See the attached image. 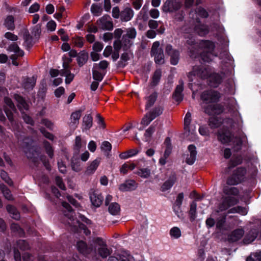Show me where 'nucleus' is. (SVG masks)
I'll list each match as a JSON object with an SVG mask.
<instances>
[{"label": "nucleus", "instance_id": "f257e3e1", "mask_svg": "<svg viewBox=\"0 0 261 261\" xmlns=\"http://www.w3.org/2000/svg\"><path fill=\"white\" fill-rule=\"evenodd\" d=\"M224 192L227 196L224 198L218 210L213 212L211 217L207 219L206 221L207 226L210 227H213L215 225L216 219L217 227L222 228L225 222L226 218V215L222 212L230 206L236 204L239 201V198L237 197L239 191L236 188H225Z\"/></svg>", "mask_w": 261, "mask_h": 261}, {"label": "nucleus", "instance_id": "f03ea898", "mask_svg": "<svg viewBox=\"0 0 261 261\" xmlns=\"http://www.w3.org/2000/svg\"><path fill=\"white\" fill-rule=\"evenodd\" d=\"M62 205L65 208L64 210V215L68 219V224L75 228L83 229L86 235L90 234V231L87 229L83 223L89 225L91 224V221L81 214H79L78 218L76 217L74 219L73 215L74 213L72 212L70 205L67 202H63Z\"/></svg>", "mask_w": 261, "mask_h": 261}, {"label": "nucleus", "instance_id": "7ed1b4c3", "mask_svg": "<svg viewBox=\"0 0 261 261\" xmlns=\"http://www.w3.org/2000/svg\"><path fill=\"white\" fill-rule=\"evenodd\" d=\"M209 74L210 72L207 69H200L196 71V69L194 68L192 71L189 73L188 79L190 82H193L198 76L202 79H208L209 84L211 86L217 87L221 82L223 75L215 73L210 75Z\"/></svg>", "mask_w": 261, "mask_h": 261}, {"label": "nucleus", "instance_id": "20e7f679", "mask_svg": "<svg viewBox=\"0 0 261 261\" xmlns=\"http://www.w3.org/2000/svg\"><path fill=\"white\" fill-rule=\"evenodd\" d=\"M24 145L23 148L24 151L28 157L34 162H36L39 159L42 161L44 166L48 170L50 169L48 164L43 160L42 156H40V148L34 145V142L29 138H25L23 140Z\"/></svg>", "mask_w": 261, "mask_h": 261}, {"label": "nucleus", "instance_id": "39448f33", "mask_svg": "<svg viewBox=\"0 0 261 261\" xmlns=\"http://www.w3.org/2000/svg\"><path fill=\"white\" fill-rule=\"evenodd\" d=\"M215 45L213 42L210 41L202 40L200 42L197 54H199L202 60L204 62L212 61L215 54L213 53Z\"/></svg>", "mask_w": 261, "mask_h": 261}, {"label": "nucleus", "instance_id": "423d86ee", "mask_svg": "<svg viewBox=\"0 0 261 261\" xmlns=\"http://www.w3.org/2000/svg\"><path fill=\"white\" fill-rule=\"evenodd\" d=\"M218 140L223 144L233 145L236 149H240L242 142L240 138L232 137L230 132L227 130H221L218 133Z\"/></svg>", "mask_w": 261, "mask_h": 261}, {"label": "nucleus", "instance_id": "0eeeda50", "mask_svg": "<svg viewBox=\"0 0 261 261\" xmlns=\"http://www.w3.org/2000/svg\"><path fill=\"white\" fill-rule=\"evenodd\" d=\"M151 55L154 58L155 62L158 64H163L164 63V55L163 50L160 47V42L159 41L154 42L152 46Z\"/></svg>", "mask_w": 261, "mask_h": 261}, {"label": "nucleus", "instance_id": "6e6552de", "mask_svg": "<svg viewBox=\"0 0 261 261\" xmlns=\"http://www.w3.org/2000/svg\"><path fill=\"white\" fill-rule=\"evenodd\" d=\"M124 33L122 38V41L126 48H129L133 43L132 40L136 37L137 32L135 29L129 28L126 29Z\"/></svg>", "mask_w": 261, "mask_h": 261}, {"label": "nucleus", "instance_id": "1a4fd4ad", "mask_svg": "<svg viewBox=\"0 0 261 261\" xmlns=\"http://www.w3.org/2000/svg\"><path fill=\"white\" fill-rule=\"evenodd\" d=\"M98 254L103 258L111 253V250L107 247L106 242L101 238H97L95 242Z\"/></svg>", "mask_w": 261, "mask_h": 261}, {"label": "nucleus", "instance_id": "9d476101", "mask_svg": "<svg viewBox=\"0 0 261 261\" xmlns=\"http://www.w3.org/2000/svg\"><path fill=\"white\" fill-rule=\"evenodd\" d=\"M246 170L244 168H238L232 176L227 180V184L229 185H237L241 182L245 178Z\"/></svg>", "mask_w": 261, "mask_h": 261}, {"label": "nucleus", "instance_id": "9b49d317", "mask_svg": "<svg viewBox=\"0 0 261 261\" xmlns=\"http://www.w3.org/2000/svg\"><path fill=\"white\" fill-rule=\"evenodd\" d=\"M220 98V94L214 90L204 91L201 95V99L206 103H213L217 101Z\"/></svg>", "mask_w": 261, "mask_h": 261}, {"label": "nucleus", "instance_id": "f8f14e48", "mask_svg": "<svg viewBox=\"0 0 261 261\" xmlns=\"http://www.w3.org/2000/svg\"><path fill=\"white\" fill-rule=\"evenodd\" d=\"M181 4L176 0H167L162 7L165 12H174L180 8Z\"/></svg>", "mask_w": 261, "mask_h": 261}, {"label": "nucleus", "instance_id": "ddd939ff", "mask_svg": "<svg viewBox=\"0 0 261 261\" xmlns=\"http://www.w3.org/2000/svg\"><path fill=\"white\" fill-rule=\"evenodd\" d=\"M10 52L14 53L13 55L11 56L12 59V63L15 66H18V63L16 61L17 57H22L24 55V52L22 50L20 49L17 44L16 43H12L10 45L7 49Z\"/></svg>", "mask_w": 261, "mask_h": 261}, {"label": "nucleus", "instance_id": "4468645a", "mask_svg": "<svg viewBox=\"0 0 261 261\" xmlns=\"http://www.w3.org/2000/svg\"><path fill=\"white\" fill-rule=\"evenodd\" d=\"M191 121V114L189 112H188L184 118V129L188 133L187 137H188L189 139L194 141L196 139V132L195 130H192L191 132L190 130Z\"/></svg>", "mask_w": 261, "mask_h": 261}, {"label": "nucleus", "instance_id": "2eb2a0df", "mask_svg": "<svg viewBox=\"0 0 261 261\" xmlns=\"http://www.w3.org/2000/svg\"><path fill=\"white\" fill-rule=\"evenodd\" d=\"M97 23L103 30H111L113 28V22L109 15H104L97 20Z\"/></svg>", "mask_w": 261, "mask_h": 261}, {"label": "nucleus", "instance_id": "dca6fc26", "mask_svg": "<svg viewBox=\"0 0 261 261\" xmlns=\"http://www.w3.org/2000/svg\"><path fill=\"white\" fill-rule=\"evenodd\" d=\"M30 248V246L24 240H20L17 242L16 247L14 250V257L15 261H21V255L18 249L25 250Z\"/></svg>", "mask_w": 261, "mask_h": 261}, {"label": "nucleus", "instance_id": "f3484780", "mask_svg": "<svg viewBox=\"0 0 261 261\" xmlns=\"http://www.w3.org/2000/svg\"><path fill=\"white\" fill-rule=\"evenodd\" d=\"M5 103L6 104V106L5 107V113L8 119L11 121V123H13V113L15 110L14 105L11 99L8 97L5 98Z\"/></svg>", "mask_w": 261, "mask_h": 261}, {"label": "nucleus", "instance_id": "a211bd4d", "mask_svg": "<svg viewBox=\"0 0 261 261\" xmlns=\"http://www.w3.org/2000/svg\"><path fill=\"white\" fill-rule=\"evenodd\" d=\"M166 52L171 57V63L173 65H176L178 63L179 53L175 49H173L171 45H167L166 47Z\"/></svg>", "mask_w": 261, "mask_h": 261}, {"label": "nucleus", "instance_id": "6ab92c4d", "mask_svg": "<svg viewBox=\"0 0 261 261\" xmlns=\"http://www.w3.org/2000/svg\"><path fill=\"white\" fill-rule=\"evenodd\" d=\"M91 203L94 206L99 207L103 201V197L98 191H93L90 194Z\"/></svg>", "mask_w": 261, "mask_h": 261}, {"label": "nucleus", "instance_id": "aec40b11", "mask_svg": "<svg viewBox=\"0 0 261 261\" xmlns=\"http://www.w3.org/2000/svg\"><path fill=\"white\" fill-rule=\"evenodd\" d=\"M138 187L137 183L134 180H127L120 185L119 189L122 192L135 190Z\"/></svg>", "mask_w": 261, "mask_h": 261}, {"label": "nucleus", "instance_id": "412c9836", "mask_svg": "<svg viewBox=\"0 0 261 261\" xmlns=\"http://www.w3.org/2000/svg\"><path fill=\"white\" fill-rule=\"evenodd\" d=\"M78 251L85 255L89 254L93 250L91 246H88L86 243L83 241H79L76 244Z\"/></svg>", "mask_w": 261, "mask_h": 261}, {"label": "nucleus", "instance_id": "4be33fe9", "mask_svg": "<svg viewBox=\"0 0 261 261\" xmlns=\"http://www.w3.org/2000/svg\"><path fill=\"white\" fill-rule=\"evenodd\" d=\"M100 163V159L97 158V159H96L95 160H93L88 166V167L85 172V174L87 175H90L93 174L95 172L96 170L97 169Z\"/></svg>", "mask_w": 261, "mask_h": 261}, {"label": "nucleus", "instance_id": "5701e85b", "mask_svg": "<svg viewBox=\"0 0 261 261\" xmlns=\"http://www.w3.org/2000/svg\"><path fill=\"white\" fill-rule=\"evenodd\" d=\"M188 150L190 152V155H188L186 162L188 164L192 165L196 159V148L193 145H190L188 147Z\"/></svg>", "mask_w": 261, "mask_h": 261}, {"label": "nucleus", "instance_id": "b1692460", "mask_svg": "<svg viewBox=\"0 0 261 261\" xmlns=\"http://www.w3.org/2000/svg\"><path fill=\"white\" fill-rule=\"evenodd\" d=\"M134 11L129 7L125 8L120 13V19L123 21L130 20L134 16Z\"/></svg>", "mask_w": 261, "mask_h": 261}, {"label": "nucleus", "instance_id": "393cba45", "mask_svg": "<svg viewBox=\"0 0 261 261\" xmlns=\"http://www.w3.org/2000/svg\"><path fill=\"white\" fill-rule=\"evenodd\" d=\"M244 234V230L242 228H238L233 230L228 236L229 240L231 242H236L240 240Z\"/></svg>", "mask_w": 261, "mask_h": 261}, {"label": "nucleus", "instance_id": "a878e982", "mask_svg": "<svg viewBox=\"0 0 261 261\" xmlns=\"http://www.w3.org/2000/svg\"><path fill=\"white\" fill-rule=\"evenodd\" d=\"M183 91V83L180 82L176 87L175 91L173 94V98L177 101H181L182 100L183 96L182 92Z\"/></svg>", "mask_w": 261, "mask_h": 261}, {"label": "nucleus", "instance_id": "bb28decb", "mask_svg": "<svg viewBox=\"0 0 261 261\" xmlns=\"http://www.w3.org/2000/svg\"><path fill=\"white\" fill-rule=\"evenodd\" d=\"M81 116V111H77L73 112L71 115V122L70 123V126L73 128L76 127L79 123V119Z\"/></svg>", "mask_w": 261, "mask_h": 261}, {"label": "nucleus", "instance_id": "cd10ccee", "mask_svg": "<svg viewBox=\"0 0 261 261\" xmlns=\"http://www.w3.org/2000/svg\"><path fill=\"white\" fill-rule=\"evenodd\" d=\"M257 236V231L255 229H252L245 236L243 239V243L245 244H248L253 242Z\"/></svg>", "mask_w": 261, "mask_h": 261}, {"label": "nucleus", "instance_id": "c85d7f7f", "mask_svg": "<svg viewBox=\"0 0 261 261\" xmlns=\"http://www.w3.org/2000/svg\"><path fill=\"white\" fill-rule=\"evenodd\" d=\"M36 79L35 76L26 78L23 82V86L27 90L32 89L36 84Z\"/></svg>", "mask_w": 261, "mask_h": 261}, {"label": "nucleus", "instance_id": "c756f323", "mask_svg": "<svg viewBox=\"0 0 261 261\" xmlns=\"http://www.w3.org/2000/svg\"><path fill=\"white\" fill-rule=\"evenodd\" d=\"M162 76V71L161 69H156L152 77L151 81L150 82V85L151 87H154L156 86L161 79Z\"/></svg>", "mask_w": 261, "mask_h": 261}, {"label": "nucleus", "instance_id": "7c9ffc66", "mask_svg": "<svg viewBox=\"0 0 261 261\" xmlns=\"http://www.w3.org/2000/svg\"><path fill=\"white\" fill-rule=\"evenodd\" d=\"M228 214L238 213L241 215L245 216L248 213L247 207L242 206H236L229 209L227 212Z\"/></svg>", "mask_w": 261, "mask_h": 261}, {"label": "nucleus", "instance_id": "2f4dec72", "mask_svg": "<svg viewBox=\"0 0 261 261\" xmlns=\"http://www.w3.org/2000/svg\"><path fill=\"white\" fill-rule=\"evenodd\" d=\"M6 209L12 218L15 220H18L20 218V214L15 207L9 204L6 206Z\"/></svg>", "mask_w": 261, "mask_h": 261}, {"label": "nucleus", "instance_id": "473e14b6", "mask_svg": "<svg viewBox=\"0 0 261 261\" xmlns=\"http://www.w3.org/2000/svg\"><path fill=\"white\" fill-rule=\"evenodd\" d=\"M88 59V53L84 50L81 51L77 58V61L79 65L80 66H83L87 62Z\"/></svg>", "mask_w": 261, "mask_h": 261}, {"label": "nucleus", "instance_id": "72a5a7b5", "mask_svg": "<svg viewBox=\"0 0 261 261\" xmlns=\"http://www.w3.org/2000/svg\"><path fill=\"white\" fill-rule=\"evenodd\" d=\"M92 126V117L90 115H85L83 119V128L86 130L89 129Z\"/></svg>", "mask_w": 261, "mask_h": 261}, {"label": "nucleus", "instance_id": "f704fd0d", "mask_svg": "<svg viewBox=\"0 0 261 261\" xmlns=\"http://www.w3.org/2000/svg\"><path fill=\"white\" fill-rule=\"evenodd\" d=\"M15 98L18 102V107L20 110H22L23 109L27 110L28 109L29 106L28 103L21 96L16 94L15 95Z\"/></svg>", "mask_w": 261, "mask_h": 261}, {"label": "nucleus", "instance_id": "c9c22d12", "mask_svg": "<svg viewBox=\"0 0 261 261\" xmlns=\"http://www.w3.org/2000/svg\"><path fill=\"white\" fill-rule=\"evenodd\" d=\"M109 212L112 215H117L120 213V205L116 202L111 203L108 207Z\"/></svg>", "mask_w": 261, "mask_h": 261}, {"label": "nucleus", "instance_id": "e433bc0d", "mask_svg": "<svg viewBox=\"0 0 261 261\" xmlns=\"http://www.w3.org/2000/svg\"><path fill=\"white\" fill-rule=\"evenodd\" d=\"M98 64L95 63L93 65L92 69L93 78L94 80L100 82L102 81L103 75L99 71H97Z\"/></svg>", "mask_w": 261, "mask_h": 261}, {"label": "nucleus", "instance_id": "4c0bfd02", "mask_svg": "<svg viewBox=\"0 0 261 261\" xmlns=\"http://www.w3.org/2000/svg\"><path fill=\"white\" fill-rule=\"evenodd\" d=\"M60 74L61 76H66L65 83L68 84L71 83L74 78V75L71 74L67 68H65L60 71Z\"/></svg>", "mask_w": 261, "mask_h": 261}, {"label": "nucleus", "instance_id": "58836bf2", "mask_svg": "<svg viewBox=\"0 0 261 261\" xmlns=\"http://www.w3.org/2000/svg\"><path fill=\"white\" fill-rule=\"evenodd\" d=\"M195 30L200 36H204L208 32L207 27L205 25L201 24H197L195 27Z\"/></svg>", "mask_w": 261, "mask_h": 261}, {"label": "nucleus", "instance_id": "ea45409f", "mask_svg": "<svg viewBox=\"0 0 261 261\" xmlns=\"http://www.w3.org/2000/svg\"><path fill=\"white\" fill-rule=\"evenodd\" d=\"M0 189L6 199L8 200H13V197L11 191L5 185H0Z\"/></svg>", "mask_w": 261, "mask_h": 261}, {"label": "nucleus", "instance_id": "a19ab883", "mask_svg": "<svg viewBox=\"0 0 261 261\" xmlns=\"http://www.w3.org/2000/svg\"><path fill=\"white\" fill-rule=\"evenodd\" d=\"M205 111L210 115L213 114H219L223 111V109L220 105H215L213 106L211 111H210L208 108H206Z\"/></svg>", "mask_w": 261, "mask_h": 261}, {"label": "nucleus", "instance_id": "79ce46f5", "mask_svg": "<svg viewBox=\"0 0 261 261\" xmlns=\"http://www.w3.org/2000/svg\"><path fill=\"white\" fill-rule=\"evenodd\" d=\"M175 181V178L174 176L170 178L168 180L166 181L163 185V186H162V190L163 191H165L170 189L174 184Z\"/></svg>", "mask_w": 261, "mask_h": 261}, {"label": "nucleus", "instance_id": "37998d69", "mask_svg": "<svg viewBox=\"0 0 261 261\" xmlns=\"http://www.w3.org/2000/svg\"><path fill=\"white\" fill-rule=\"evenodd\" d=\"M154 119L152 118V116H149V114H147L142 119L141 124L143 125L142 127L139 128V130H142L143 128L147 126L151 121H152Z\"/></svg>", "mask_w": 261, "mask_h": 261}, {"label": "nucleus", "instance_id": "c03bdc74", "mask_svg": "<svg viewBox=\"0 0 261 261\" xmlns=\"http://www.w3.org/2000/svg\"><path fill=\"white\" fill-rule=\"evenodd\" d=\"M157 97V93L153 92L149 97L146 98L147 102L146 105V108H148L152 106L156 100Z\"/></svg>", "mask_w": 261, "mask_h": 261}, {"label": "nucleus", "instance_id": "a18cd8bd", "mask_svg": "<svg viewBox=\"0 0 261 261\" xmlns=\"http://www.w3.org/2000/svg\"><path fill=\"white\" fill-rule=\"evenodd\" d=\"M135 165L133 163L124 164L120 168V172L123 174L127 173L128 170H133L135 168Z\"/></svg>", "mask_w": 261, "mask_h": 261}, {"label": "nucleus", "instance_id": "49530a36", "mask_svg": "<svg viewBox=\"0 0 261 261\" xmlns=\"http://www.w3.org/2000/svg\"><path fill=\"white\" fill-rule=\"evenodd\" d=\"M136 174L139 175L141 177L146 178H148L150 175V171L147 168H142L139 169Z\"/></svg>", "mask_w": 261, "mask_h": 261}, {"label": "nucleus", "instance_id": "de8ad7c7", "mask_svg": "<svg viewBox=\"0 0 261 261\" xmlns=\"http://www.w3.org/2000/svg\"><path fill=\"white\" fill-rule=\"evenodd\" d=\"M170 234L174 239H178L181 236V231L177 227H174L170 229Z\"/></svg>", "mask_w": 261, "mask_h": 261}, {"label": "nucleus", "instance_id": "09e8293b", "mask_svg": "<svg viewBox=\"0 0 261 261\" xmlns=\"http://www.w3.org/2000/svg\"><path fill=\"white\" fill-rule=\"evenodd\" d=\"M163 109L161 107L155 108L151 112H149V116H152L154 119L158 116L162 114Z\"/></svg>", "mask_w": 261, "mask_h": 261}, {"label": "nucleus", "instance_id": "8fccbe9b", "mask_svg": "<svg viewBox=\"0 0 261 261\" xmlns=\"http://www.w3.org/2000/svg\"><path fill=\"white\" fill-rule=\"evenodd\" d=\"M5 25L9 30H12L14 28V18L12 16H8L5 21Z\"/></svg>", "mask_w": 261, "mask_h": 261}, {"label": "nucleus", "instance_id": "3c124183", "mask_svg": "<svg viewBox=\"0 0 261 261\" xmlns=\"http://www.w3.org/2000/svg\"><path fill=\"white\" fill-rule=\"evenodd\" d=\"M91 11L94 15L99 16L102 13V9L100 6L93 4L91 7Z\"/></svg>", "mask_w": 261, "mask_h": 261}, {"label": "nucleus", "instance_id": "603ef678", "mask_svg": "<svg viewBox=\"0 0 261 261\" xmlns=\"http://www.w3.org/2000/svg\"><path fill=\"white\" fill-rule=\"evenodd\" d=\"M119 260L120 261H135L132 255L125 252L119 255Z\"/></svg>", "mask_w": 261, "mask_h": 261}, {"label": "nucleus", "instance_id": "864d4df0", "mask_svg": "<svg viewBox=\"0 0 261 261\" xmlns=\"http://www.w3.org/2000/svg\"><path fill=\"white\" fill-rule=\"evenodd\" d=\"M23 39L24 40V45L27 47L28 48H30L32 45V37L30 36L28 32H25L24 33Z\"/></svg>", "mask_w": 261, "mask_h": 261}, {"label": "nucleus", "instance_id": "5fc2aeb1", "mask_svg": "<svg viewBox=\"0 0 261 261\" xmlns=\"http://www.w3.org/2000/svg\"><path fill=\"white\" fill-rule=\"evenodd\" d=\"M71 167L73 170L76 172L80 171L82 169V165L79 160H72Z\"/></svg>", "mask_w": 261, "mask_h": 261}, {"label": "nucleus", "instance_id": "6e6d98bb", "mask_svg": "<svg viewBox=\"0 0 261 261\" xmlns=\"http://www.w3.org/2000/svg\"><path fill=\"white\" fill-rule=\"evenodd\" d=\"M113 46L115 50L117 51H118L122 47H123L124 50H126L128 48H126V47L124 45V44L123 43L122 40L120 41L118 39L114 41Z\"/></svg>", "mask_w": 261, "mask_h": 261}, {"label": "nucleus", "instance_id": "4d7b16f0", "mask_svg": "<svg viewBox=\"0 0 261 261\" xmlns=\"http://www.w3.org/2000/svg\"><path fill=\"white\" fill-rule=\"evenodd\" d=\"M44 146L46 150V152L50 158H53L54 156V152L52 147L50 145V144L48 142H44Z\"/></svg>", "mask_w": 261, "mask_h": 261}, {"label": "nucleus", "instance_id": "13d9d810", "mask_svg": "<svg viewBox=\"0 0 261 261\" xmlns=\"http://www.w3.org/2000/svg\"><path fill=\"white\" fill-rule=\"evenodd\" d=\"M1 177L2 179L4 180L9 185L11 186L13 184V182L11 179L8 176L7 172L4 171H2L1 172Z\"/></svg>", "mask_w": 261, "mask_h": 261}, {"label": "nucleus", "instance_id": "bf43d9fd", "mask_svg": "<svg viewBox=\"0 0 261 261\" xmlns=\"http://www.w3.org/2000/svg\"><path fill=\"white\" fill-rule=\"evenodd\" d=\"M86 142H82L81 138L80 136H77L75 138V149L77 150H79L82 146H85Z\"/></svg>", "mask_w": 261, "mask_h": 261}, {"label": "nucleus", "instance_id": "052dcab7", "mask_svg": "<svg viewBox=\"0 0 261 261\" xmlns=\"http://www.w3.org/2000/svg\"><path fill=\"white\" fill-rule=\"evenodd\" d=\"M184 199V194L182 193H179L176 198L175 201V206L174 207V211H175V207H177V209L179 210L180 205L182 204V202Z\"/></svg>", "mask_w": 261, "mask_h": 261}, {"label": "nucleus", "instance_id": "680f3d73", "mask_svg": "<svg viewBox=\"0 0 261 261\" xmlns=\"http://www.w3.org/2000/svg\"><path fill=\"white\" fill-rule=\"evenodd\" d=\"M196 203L194 202H193L190 205V214L191 215V217L192 219H194L196 217Z\"/></svg>", "mask_w": 261, "mask_h": 261}, {"label": "nucleus", "instance_id": "e2e57ef3", "mask_svg": "<svg viewBox=\"0 0 261 261\" xmlns=\"http://www.w3.org/2000/svg\"><path fill=\"white\" fill-rule=\"evenodd\" d=\"M101 148L103 151L108 152L111 150L112 145L110 142L104 141L101 144Z\"/></svg>", "mask_w": 261, "mask_h": 261}, {"label": "nucleus", "instance_id": "0e129e2a", "mask_svg": "<svg viewBox=\"0 0 261 261\" xmlns=\"http://www.w3.org/2000/svg\"><path fill=\"white\" fill-rule=\"evenodd\" d=\"M39 9L40 5L37 3H34L30 7L28 12L30 13H34L38 11Z\"/></svg>", "mask_w": 261, "mask_h": 261}, {"label": "nucleus", "instance_id": "69168bd1", "mask_svg": "<svg viewBox=\"0 0 261 261\" xmlns=\"http://www.w3.org/2000/svg\"><path fill=\"white\" fill-rule=\"evenodd\" d=\"M103 47V45L102 43L99 42H96L93 45V51L96 52H100L102 50Z\"/></svg>", "mask_w": 261, "mask_h": 261}, {"label": "nucleus", "instance_id": "338daca9", "mask_svg": "<svg viewBox=\"0 0 261 261\" xmlns=\"http://www.w3.org/2000/svg\"><path fill=\"white\" fill-rule=\"evenodd\" d=\"M196 13L198 16L202 18L207 17L208 16L207 12L202 8H198L197 9V11H196Z\"/></svg>", "mask_w": 261, "mask_h": 261}, {"label": "nucleus", "instance_id": "774afa93", "mask_svg": "<svg viewBox=\"0 0 261 261\" xmlns=\"http://www.w3.org/2000/svg\"><path fill=\"white\" fill-rule=\"evenodd\" d=\"M149 15L151 17L156 19L160 16V12L158 9H151L149 11Z\"/></svg>", "mask_w": 261, "mask_h": 261}]
</instances>
